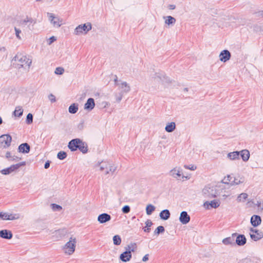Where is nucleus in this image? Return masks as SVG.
Listing matches in <instances>:
<instances>
[{"instance_id":"8","label":"nucleus","mask_w":263,"mask_h":263,"mask_svg":"<svg viewBox=\"0 0 263 263\" xmlns=\"http://www.w3.org/2000/svg\"><path fill=\"white\" fill-rule=\"evenodd\" d=\"M179 219L182 224H186L190 222L191 217L187 212L182 211L180 213Z\"/></svg>"},{"instance_id":"6","label":"nucleus","mask_w":263,"mask_h":263,"mask_svg":"<svg viewBox=\"0 0 263 263\" xmlns=\"http://www.w3.org/2000/svg\"><path fill=\"white\" fill-rule=\"evenodd\" d=\"M50 24L55 28H59L63 24V20L59 16L50 13Z\"/></svg>"},{"instance_id":"58","label":"nucleus","mask_w":263,"mask_h":263,"mask_svg":"<svg viewBox=\"0 0 263 263\" xmlns=\"http://www.w3.org/2000/svg\"><path fill=\"white\" fill-rule=\"evenodd\" d=\"M131 249H135V251L137 249V244L135 242L130 243Z\"/></svg>"},{"instance_id":"5","label":"nucleus","mask_w":263,"mask_h":263,"mask_svg":"<svg viewBox=\"0 0 263 263\" xmlns=\"http://www.w3.org/2000/svg\"><path fill=\"white\" fill-rule=\"evenodd\" d=\"M76 242V239L75 238L73 239L71 237L69 241H68L64 247L65 252L69 255L72 254L75 250Z\"/></svg>"},{"instance_id":"1","label":"nucleus","mask_w":263,"mask_h":263,"mask_svg":"<svg viewBox=\"0 0 263 263\" xmlns=\"http://www.w3.org/2000/svg\"><path fill=\"white\" fill-rule=\"evenodd\" d=\"M11 62L13 66L16 68H23L25 69H29L32 61L28 58L26 55L18 53L13 58Z\"/></svg>"},{"instance_id":"21","label":"nucleus","mask_w":263,"mask_h":263,"mask_svg":"<svg viewBox=\"0 0 263 263\" xmlns=\"http://www.w3.org/2000/svg\"><path fill=\"white\" fill-rule=\"evenodd\" d=\"M239 156H240L242 160L245 162H247L249 159L250 154V152L248 149H243L239 151Z\"/></svg>"},{"instance_id":"36","label":"nucleus","mask_w":263,"mask_h":263,"mask_svg":"<svg viewBox=\"0 0 263 263\" xmlns=\"http://www.w3.org/2000/svg\"><path fill=\"white\" fill-rule=\"evenodd\" d=\"M50 208L53 211H58L60 212L62 211V207L60 205L57 204L55 203H51L50 204Z\"/></svg>"},{"instance_id":"55","label":"nucleus","mask_w":263,"mask_h":263,"mask_svg":"<svg viewBox=\"0 0 263 263\" xmlns=\"http://www.w3.org/2000/svg\"><path fill=\"white\" fill-rule=\"evenodd\" d=\"M250 231L251 232L253 233L252 234H254V233L257 234V233H259L260 232L258 230L254 229L253 228H250Z\"/></svg>"},{"instance_id":"43","label":"nucleus","mask_w":263,"mask_h":263,"mask_svg":"<svg viewBox=\"0 0 263 263\" xmlns=\"http://www.w3.org/2000/svg\"><path fill=\"white\" fill-rule=\"evenodd\" d=\"M64 69L63 67H58L56 68L54 73L56 74L61 75V74H62L64 73Z\"/></svg>"},{"instance_id":"14","label":"nucleus","mask_w":263,"mask_h":263,"mask_svg":"<svg viewBox=\"0 0 263 263\" xmlns=\"http://www.w3.org/2000/svg\"><path fill=\"white\" fill-rule=\"evenodd\" d=\"M95 106V100L92 98H89L84 104V109L88 111H91L94 108Z\"/></svg>"},{"instance_id":"38","label":"nucleus","mask_w":263,"mask_h":263,"mask_svg":"<svg viewBox=\"0 0 263 263\" xmlns=\"http://www.w3.org/2000/svg\"><path fill=\"white\" fill-rule=\"evenodd\" d=\"M243 182V179L241 178L239 180H238L236 178H234L232 182L230 183L231 185H238Z\"/></svg>"},{"instance_id":"22","label":"nucleus","mask_w":263,"mask_h":263,"mask_svg":"<svg viewBox=\"0 0 263 263\" xmlns=\"http://www.w3.org/2000/svg\"><path fill=\"white\" fill-rule=\"evenodd\" d=\"M220 204V202L219 200H213L212 201H206L204 203V206H205L207 205V208H208V206L210 205L212 208H217L218 206H219Z\"/></svg>"},{"instance_id":"35","label":"nucleus","mask_w":263,"mask_h":263,"mask_svg":"<svg viewBox=\"0 0 263 263\" xmlns=\"http://www.w3.org/2000/svg\"><path fill=\"white\" fill-rule=\"evenodd\" d=\"M176 172L177 170H176V168L172 170L170 173V175L176 178H177V177H180L181 176V174L180 173V171H177V172Z\"/></svg>"},{"instance_id":"4","label":"nucleus","mask_w":263,"mask_h":263,"mask_svg":"<svg viewBox=\"0 0 263 263\" xmlns=\"http://www.w3.org/2000/svg\"><path fill=\"white\" fill-rule=\"evenodd\" d=\"M12 141V137L10 135L4 134L0 136V148H6L9 147Z\"/></svg>"},{"instance_id":"47","label":"nucleus","mask_w":263,"mask_h":263,"mask_svg":"<svg viewBox=\"0 0 263 263\" xmlns=\"http://www.w3.org/2000/svg\"><path fill=\"white\" fill-rule=\"evenodd\" d=\"M14 30H15V31L16 36L17 37V38H18L19 39H21V37L20 36V34L21 33V30L20 29L17 28L16 27L14 28Z\"/></svg>"},{"instance_id":"45","label":"nucleus","mask_w":263,"mask_h":263,"mask_svg":"<svg viewBox=\"0 0 263 263\" xmlns=\"http://www.w3.org/2000/svg\"><path fill=\"white\" fill-rule=\"evenodd\" d=\"M123 94L124 93L120 92L119 94L116 93L115 95L116 99L117 102H120L121 101Z\"/></svg>"},{"instance_id":"53","label":"nucleus","mask_w":263,"mask_h":263,"mask_svg":"<svg viewBox=\"0 0 263 263\" xmlns=\"http://www.w3.org/2000/svg\"><path fill=\"white\" fill-rule=\"evenodd\" d=\"M148 258H149V254H147L143 257L142 260L144 262H146L148 260Z\"/></svg>"},{"instance_id":"59","label":"nucleus","mask_w":263,"mask_h":263,"mask_svg":"<svg viewBox=\"0 0 263 263\" xmlns=\"http://www.w3.org/2000/svg\"><path fill=\"white\" fill-rule=\"evenodd\" d=\"M131 249H135V251L137 249V244L135 242L130 243Z\"/></svg>"},{"instance_id":"15","label":"nucleus","mask_w":263,"mask_h":263,"mask_svg":"<svg viewBox=\"0 0 263 263\" xmlns=\"http://www.w3.org/2000/svg\"><path fill=\"white\" fill-rule=\"evenodd\" d=\"M0 237L5 239H11L13 237V234L10 230H2L0 231Z\"/></svg>"},{"instance_id":"16","label":"nucleus","mask_w":263,"mask_h":263,"mask_svg":"<svg viewBox=\"0 0 263 263\" xmlns=\"http://www.w3.org/2000/svg\"><path fill=\"white\" fill-rule=\"evenodd\" d=\"M237 235V233H233L232 234L231 237H229L224 238L222 241V243L225 245H231L232 246H234L235 245V242H234L235 238Z\"/></svg>"},{"instance_id":"28","label":"nucleus","mask_w":263,"mask_h":263,"mask_svg":"<svg viewBox=\"0 0 263 263\" xmlns=\"http://www.w3.org/2000/svg\"><path fill=\"white\" fill-rule=\"evenodd\" d=\"M164 18L165 19V24L168 25H173L175 24L176 19L172 16H167L166 17H164Z\"/></svg>"},{"instance_id":"54","label":"nucleus","mask_w":263,"mask_h":263,"mask_svg":"<svg viewBox=\"0 0 263 263\" xmlns=\"http://www.w3.org/2000/svg\"><path fill=\"white\" fill-rule=\"evenodd\" d=\"M84 128V122H81V123H80L78 125V128L81 130L83 129Z\"/></svg>"},{"instance_id":"41","label":"nucleus","mask_w":263,"mask_h":263,"mask_svg":"<svg viewBox=\"0 0 263 263\" xmlns=\"http://www.w3.org/2000/svg\"><path fill=\"white\" fill-rule=\"evenodd\" d=\"M0 172L3 174V175H9L10 174H11L12 172L11 170V168L9 167H7V168H4L3 170H2Z\"/></svg>"},{"instance_id":"32","label":"nucleus","mask_w":263,"mask_h":263,"mask_svg":"<svg viewBox=\"0 0 263 263\" xmlns=\"http://www.w3.org/2000/svg\"><path fill=\"white\" fill-rule=\"evenodd\" d=\"M165 232V228L162 226H158L154 231V234L159 235L160 234H162Z\"/></svg>"},{"instance_id":"29","label":"nucleus","mask_w":263,"mask_h":263,"mask_svg":"<svg viewBox=\"0 0 263 263\" xmlns=\"http://www.w3.org/2000/svg\"><path fill=\"white\" fill-rule=\"evenodd\" d=\"M0 55L2 57V60H6L7 59L8 52L5 47L0 48Z\"/></svg>"},{"instance_id":"39","label":"nucleus","mask_w":263,"mask_h":263,"mask_svg":"<svg viewBox=\"0 0 263 263\" xmlns=\"http://www.w3.org/2000/svg\"><path fill=\"white\" fill-rule=\"evenodd\" d=\"M233 179V178L230 175H228L227 177H225L224 179L222 180V182L224 184H230Z\"/></svg>"},{"instance_id":"18","label":"nucleus","mask_w":263,"mask_h":263,"mask_svg":"<svg viewBox=\"0 0 263 263\" xmlns=\"http://www.w3.org/2000/svg\"><path fill=\"white\" fill-rule=\"evenodd\" d=\"M0 218L3 220H13L17 219L18 217H16L12 214H9L7 213L1 212H0Z\"/></svg>"},{"instance_id":"25","label":"nucleus","mask_w":263,"mask_h":263,"mask_svg":"<svg viewBox=\"0 0 263 263\" xmlns=\"http://www.w3.org/2000/svg\"><path fill=\"white\" fill-rule=\"evenodd\" d=\"M251 238L254 241H258L263 238V233L262 232H260L259 233H257V234H252L250 233Z\"/></svg>"},{"instance_id":"31","label":"nucleus","mask_w":263,"mask_h":263,"mask_svg":"<svg viewBox=\"0 0 263 263\" xmlns=\"http://www.w3.org/2000/svg\"><path fill=\"white\" fill-rule=\"evenodd\" d=\"M145 210L146 214L150 215L155 210V206L151 204H149L146 206Z\"/></svg>"},{"instance_id":"3","label":"nucleus","mask_w":263,"mask_h":263,"mask_svg":"<svg viewBox=\"0 0 263 263\" xmlns=\"http://www.w3.org/2000/svg\"><path fill=\"white\" fill-rule=\"evenodd\" d=\"M91 28L92 26L90 23L79 25L74 29V33L76 35H79L83 33L86 34Z\"/></svg>"},{"instance_id":"30","label":"nucleus","mask_w":263,"mask_h":263,"mask_svg":"<svg viewBox=\"0 0 263 263\" xmlns=\"http://www.w3.org/2000/svg\"><path fill=\"white\" fill-rule=\"evenodd\" d=\"M23 114V109L20 106L16 107L15 110L13 112L14 116L21 117Z\"/></svg>"},{"instance_id":"56","label":"nucleus","mask_w":263,"mask_h":263,"mask_svg":"<svg viewBox=\"0 0 263 263\" xmlns=\"http://www.w3.org/2000/svg\"><path fill=\"white\" fill-rule=\"evenodd\" d=\"M21 158L18 157L17 156H13L12 157V159H11V160L13 161H18L19 160H21Z\"/></svg>"},{"instance_id":"37","label":"nucleus","mask_w":263,"mask_h":263,"mask_svg":"<svg viewBox=\"0 0 263 263\" xmlns=\"http://www.w3.org/2000/svg\"><path fill=\"white\" fill-rule=\"evenodd\" d=\"M248 194L247 193H241L237 197V200L239 202L242 201L244 202L248 197Z\"/></svg>"},{"instance_id":"46","label":"nucleus","mask_w":263,"mask_h":263,"mask_svg":"<svg viewBox=\"0 0 263 263\" xmlns=\"http://www.w3.org/2000/svg\"><path fill=\"white\" fill-rule=\"evenodd\" d=\"M184 167L186 169H189L192 171H194L197 168L196 166L193 164L190 165H184Z\"/></svg>"},{"instance_id":"49","label":"nucleus","mask_w":263,"mask_h":263,"mask_svg":"<svg viewBox=\"0 0 263 263\" xmlns=\"http://www.w3.org/2000/svg\"><path fill=\"white\" fill-rule=\"evenodd\" d=\"M153 225V222L149 219H147L145 222V226L147 228H150V227Z\"/></svg>"},{"instance_id":"61","label":"nucleus","mask_w":263,"mask_h":263,"mask_svg":"<svg viewBox=\"0 0 263 263\" xmlns=\"http://www.w3.org/2000/svg\"><path fill=\"white\" fill-rule=\"evenodd\" d=\"M12 157H11V153L10 152H7L6 154V158L7 159L11 158V159Z\"/></svg>"},{"instance_id":"48","label":"nucleus","mask_w":263,"mask_h":263,"mask_svg":"<svg viewBox=\"0 0 263 263\" xmlns=\"http://www.w3.org/2000/svg\"><path fill=\"white\" fill-rule=\"evenodd\" d=\"M117 169V167L114 166H110L109 167V171H106L105 174H107L109 173V172H111V173H114Z\"/></svg>"},{"instance_id":"44","label":"nucleus","mask_w":263,"mask_h":263,"mask_svg":"<svg viewBox=\"0 0 263 263\" xmlns=\"http://www.w3.org/2000/svg\"><path fill=\"white\" fill-rule=\"evenodd\" d=\"M208 193H209V196L210 197H212V198H215L217 196V193L216 192V191H215L214 192H213V189H211V188H209V190H207Z\"/></svg>"},{"instance_id":"12","label":"nucleus","mask_w":263,"mask_h":263,"mask_svg":"<svg viewBox=\"0 0 263 263\" xmlns=\"http://www.w3.org/2000/svg\"><path fill=\"white\" fill-rule=\"evenodd\" d=\"M17 150L19 153L27 154L30 151V146L28 143H23L18 146Z\"/></svg>"},{"instance_id":"57","label":"nucleus","mask_w":263,"mask_h":263,"mask_svg":"<svg viewBox=\"0 0 263 263\" xmlns=\"http://www.w3.org/2000/svg\"><path fill=\"white\" fill-rule=\"evenodd\" d=\"M55 97L52 94L50 93V102L53 103L55 102Z\"/></svg>"},{"instance_id":"33","label":"nucleus","mask_w":263,"mask_h":263,"mask_svg":"<svg viewBox=\"0 0 263 263\" xmlns=\"http://www.w3.org/2000/svg\"><path fill=\"white\" fill-rule=\"evenodd\" d=\"M67 156V154L65 151H60L57 154V158L61 160L65 159Z\"/></svg>"},{"instance_id":"24","label":"nucleus","mask_w":263,"mask_h":263,"mask_svg":"<svg viewBox=\"0 0 263 263\" xmlns=\"http://www.w3.org/2000/svg\"><path fill=\"white\" fill-rule=\"evenodd\" d=\"M176 128V124L174 122L168 123L165 127V130L168 133L173 132Z\"/></svg>"},{"instance_id":"60","label":"nucleus","mask_w":263,"mask_h":263,"mask_svg":"<svg viewBox=\"0 0 263 263\" xmlns=\"http://www.w3.org/2000/svg\"><path fill=\"white\" fill-rule=\"evenodd\" d=\"M57 40V37L54 36H50V44Z\"/></svg>"},{"instance_id":"13","label":"nucleus","mask_w":263,"mask_h":263,"mask_svg":"<svg viewBox=\"0 0 263 263\" xmlns=\"http://www.w3.org/2000/svg\"><path fill=\"white\" fill-rule=\"evenodd\" d=\"M250 222L252 226L257 227L260 224L261 222V217L258 215H253L250 219Z\"/></svg>"},{"instance_id":"11","label":"nucleus","mask_w":263,"mask_h":263,"mask_svg":"<svg viewBox=\"0 0 263 263\" xmlns=\"http://www.w3.org/2000/svg\"><path fill=\"white\" fill-rule=\"evenodd\" d=\"M132 257L131 251H125L120 254L119 258L123 262H126L129 261Z\"/></svg>"},{"instance_id":"26","label":"nucleus","mask_w":263,"mask_h":263,"mask_svg":"<svg viewBox=\"0 0 263 263\" xmlns=\"http://www.w3.org/2000/svg\"><path fill=\"white\" fill-rule=\"evenodd\" d=\"M26 164V161H23L20 163L11 165L10 167L12 172L17 171L21 166H25Z\"/></svg>"},{"instance_id":"51","label":"nucleus","mask_w":263,"mask_h":263,"mask_svg":"<svg viewBox=\"0 0 263 263\" xmlns=\"http://www.w3.org/2000/svg\"><path fill=\"white\" fill-rule=\"evenodd\" d=\"M255 14L257 16L263 17V10L256 12H255Z\"/></svg>"},{"instance_id":"62","label":"nucleus","mask_w":263,"mask_h":263,"mask_svg":"<svg viewBox=\"0 0 263 263\" xmlns=\"http://www.w3.org/2000/svg\"><path fill=\"white\" fill-rule=\"evenodd\" d=\"M45 168H48L49 167V160H47L46 161L44 165Z\"/></svg>"},{"instance_id":"10","label":"nucleus","mask_w":263,"mask_h":263,"mask_svg":"<svg viewBox=\"0 0 263 263\" xmlns=\"http://www.w3.org/2000/svg\"><path fill=\"white\" fill-rule=\"evenodd\" d=\"M111 216L107 213H102L98 216L97 220L100 223H106L111 220Z\"/></svg>"},{"instance_id":"9","label":"nucleus","mask_w":263,"mask_h":263,"mask_svg":"<svg viewBox=\"0 0 263 263\" xmlns=\"http://www.w3.org/2000/svg\"><path fill=\"white\" fill-rule=\"evenodd\" d=\"M235 237V245H237L238 246H243L246 243L247 239L243 234H237Z\"/></svg>"},{"instance_id":"7","label":"nucleus","mask_w":263,"mask_h":263,"mask_svg":"<svg viewBox=\"0 0 263 263\" xmlns=\"http://www.w3.org/2000/svg\"><path fill=\"white\" fill-rule=\"evenodd\" d=\"M231 57L230 52L228 50L224 49L220 53L219 59L221 62H226L230 59Z\"/></svg>"},{"instance_id":"42","label":"nucleus","mask_w":263,"mask_h":263,"mask_svg":"<svg viewBox=\"0 0 263 263\" xmlns=\"http://www.w3.org/2000/svg\"><path fill=\"white\" fill-rule=\"evenodd\" d=\"M130 211V208L128 205H125L123 206L122 208V212L124 214H128Z\"/></svg>"},{"instance_id":"20","label":"nucleus","mask_w":263,"mask_h":263,"mask_svg":"<svg viewBox=\"0 0 263 263\" xmlns=\"http://www.w3.org/2000/svg\"><path fill=\"white\" fill-rule=\"evenodd\" d=\"M28 23H29V24L28 25V27L30 30H31L33 29V25H30L31 24L35 23V22H34L32 18H28L27 17V18L24 20H22L21 21V24L22 26L25 27L26 25H27Z\"/></svg>"},{"instance_id":"2","label":"nucleus","mask_w":263,"mask_h":263,"mask_svg":"<svg viewBox=\"0 0 263 263\" xmlns=\"http://www.w3.org/2000/svg\"><path fill=\"white\" fill-rule=\"evenodd\" d=\"M68 147L71 152L79 149L83 154L88 152V146L86 142L79 138H75L70 140L68 144Z\"/></svg>"},{"instance_id":"64","label":"nucleus","mask_w":263,"mask_h":263,"mask_svg":"<svg viewBox=\"0 0 263 263\" xmlns=\"http://www.w3.org/2000/svg\"><path fill=\"white\" fill-rule=\"evenodd\" d=\"M143 231L146 233H149L151 231V228H147L146 227L143 228Z\"/></svg>"},{"instance_id":"40","label":"nucleus","mask_w":263,"mask_h":263,"mask_svg":"<svg viewBox=\"0 0 263 263\" xmlns=\"http://www.w3.org/2000/svg\"><path fill=\"white\" fill-rule=\"evenodd\" d=\"M33 115L29 113L26 117V122L28 124H30L33 122Z\"/></svg>"},{"instance_id":"27","label":"nucleus","mask_w":263,"mask_h":263,"mask_svg":"<svg viewBox=\"0 0 263 263\" xmlns=\"http://www.w3.org/2000/svg\"><path fill=\"white\" fill-rule=\"evenodd\" d=\"M78 106L79 105L77 103H72L68 108L69 112L71 114H76L78 110Z\"/></svg>"},{"instance_id":"34","label":"nucleus","mask_w":263,"mask_h":263,"mask_svg":"<svg viewBox=\"0 0 263 263\" xmlns=\"http://www.w3.org/2000/svg\"><path fill=\"white\" fill-rule=\"evenodd\" d=\"M113 242L116 246H119L121 243V237L118 235H116L113 237Z\"/></svg>"},{"instance_id":"23","label":"nucleus","mask_w":263,"mask_h":263,"mask_svg":"<svg viewBox=\"0 0 263 263\" xmlns=\"http://www.w3.org/2000/svg\"><path fill=\"white\" fill-rule=\"evenodd\" d=\"M239 151H234L233 152L229 153L227 155V157L231 160H235L239 159Z\"/></svg>"},{"instance_id":"52","label":"nucleus","mask_w":263,"mask_h":263,"mask_svg":"<svg viewBox=\"0 0 263 263\" xmlns=\"http://www.w3.org/2000/svg\"><path fill=\"white\" fill-rule=\"evenodd\" d=\"M125 251H131L132 252H135V249H131L130 244L125 248Z\"/></svg>"},{"instance_id":"17","label":"nucleus","mask_w":263,"mask_h":263,"mask_svg":"<svg viewBox=\"0 0 263 263\" xmlns=\"http://www.w3.org/2000/svg\"><path fill=\"white\" fill-rule=\"evenodd\" d=\"M119 89H121L120 92L122 93H126L130 91V87L126 82H123L121 84H119Z\"/></svg>"},{"instance_id":"19","label":"nucleus","mask_w":263,"mask_h":263,"mask_svg":"<svg viewBox=\"0 0 263 263\" xmlns=\"http://www.w3.org/2000/svg\"><path fill=\"white\" fill-rule=\"evenodd\" d=\"M171 213L168 210L165 209L160 212L159 213L160 218L163 220H166L170 218Z\"/></svg>"},{"instance_id":"63","label":"nucleus","mask_w":263,"mask_h":263,"mask_svg":"<svg viewBox=\"0 0 263 263\" xmlns=\"http://www.w3.org/2000/svg\"><path fill=\"white\" fill-rule=\"evenodd\" d=\"M60 230H55L52 233V234H54L55 235H60Z\"/></svg>"},{"instance_id":"50","label":"nucleus","mask_w":263,"mask_h":263,"mask_svg":"<svg viewBox=\"0 0 263 263\" xmlns=\"http://www.w3.org/2000/svg\"><path fill=\"white\" fill-rule=\"evenodd\" d=\"M113 77L114 78V81L115 82V85L118 86L119 83L118 79V77L117 76V75H114Z\"/></svg>"}]
</instances>
